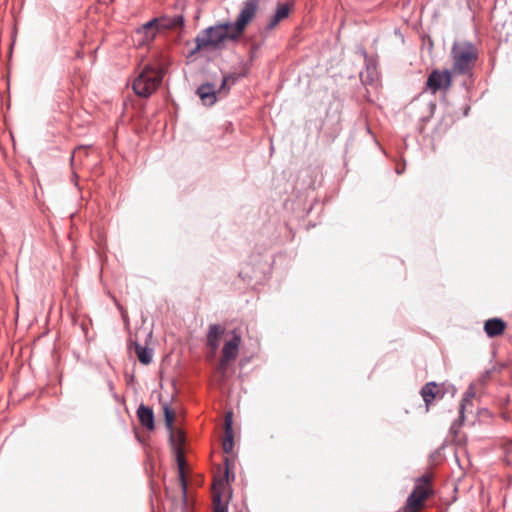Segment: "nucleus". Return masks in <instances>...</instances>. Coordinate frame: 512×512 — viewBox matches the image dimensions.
<instances>
[{
  "instance_id": "f257e3e1",
  "label": "nucleus",
  "mask_w": 512,
  "mask_h": 512,
  "mask_svg": "<svg viewBox=\"0 0 512 512\" xmlns=\"http://www.w3.org/2000/svg\"><path fill=\"white\" fill-rule=\"evenodd\" d=\"M164 424L168 431V443L170 452L176 462L178 470V482L183 500L186 498V458H185V434L182 429L184 411L181 404L173 402L162 407Z\"/></svg>"
},
{
  "instance_id": "f03ea898",
  "label": "nucleus",
  "mask_w": 512,
  "mask_h": 512,
  "mask_svg": "<svg viewBox=\"0 0 512 512\" xmlns=\"http://www.w3.org/2000/svg\"><path fill=\"white\" fill-rule=\"evenodd\" d=\"M451 59L454 74H470L478 60V49L471 42L456 41L451 49Z\"/></svg>"
},
{
  "instance_id": "7ed1b4c3",
  "label": "nucleus",
  "mask_w": 512,
  "mask_h": 512,
  "mask_svg": "<svg viewBox=\"0 0 512 512\" xmlns=\"http://www.w3.org/2000/svg\"><path fill=\"white\" fill-rule=\"evenodd\" d=\"M433 474L426 472L415 479V485L408 496L404 512H420L426 506V500L434 494L432 486Z\"/></svg>"
},
{
  "instance_id": "20e7f679",
  "label": "nucleus",
  "mask_w": 512,
  "mask_h": 512,
  "mask_svg": "<svg viewBox=\"0 0 512 512\" xmlns=\"http://www.w3.org/2000/svg\"><path fill=\"white\" fill-rule=\"evenodd\" d=\"M232 24L224 23L209 27L199 33L195 39V51L205 48H218L227 39H235L232 36Z\"/></svg>"
},
{
  "instance_id": "39448f33",
  "label": "nucleus",
  "mask_w": 512,
  "mask_h": 512,
  "mask_svg": "<svg viewBox=\"0 0 512 512\" xmlns=\"http://www.w3.org/2000/svg\"><path fill=\"white\" fill-rule=\"evenodd\" d=\"M160 85V71L155 68H147L134 80L133 90L141 97H148L155 92Z\"/></svg>"
},
{
  "instance_id": "423d86ee",
  "label": "nucleus",
  "mask_w": 512,
  "mask_h": 512,
  "mask_svg": "<svg viewBox=\"0 0 512 512\" xmlns=\"http://www.w3.org/2000/svg\"><path fill=\"white\" fill-rule=\"evenodd\" d=\"M259 0H248L244 3V6L237 18V21L232 25V37L238 38L245 30L246 26L255 17L258 10Z\"/></svg>"
},
{
  "instance_id": "0eeeda50",
  "label": "nucleus",
  "mask_w": 512,
  "mask_h": 512,
  "mask_svg": "<svg viewBox=\"0 0 512 512\" xmlns=\"http://www.w3.org/2000/svg\"><path fill=\"white\" fill-rule=\"evenodd\" d=\"M452 71L449 70H433L427 79V89L435 94L439 90H448L452 84Z\"/></svg>"
},
{
  "instance_id": "6e6552de",
  "label": "nucleus",
  "mask_w": 512,
  "mask_h": 512,
  "mask_svg": "<svg viewBox=\"0 0 512 512\" xmlns=\"http://www.w3.org/2000/svg\"><path fill=\"white\" fill-rule=\"evenodd\" d=\"M240 342V335L234 333L233 338L225 343L222 350V357L218 366V370L222 375L225 374L228 363L237 357Z\"/></svg>"
},
{
  "instance_id": "1a4fd4ad",
  "label": "nucleus",
  "mask_w": 512,
  "mask_h": 512,
  "mask_svg": "<svg viewBox=\"0 0 512 512\" xmlns=\"http://www.w3.org/2000/svg\"><path fill=\"white\" fill-rule=\"evenodd\" d=\"M294 7V0L277 3L275 12L268 20L266 29L274 30L282 21L286 20L290 16L294 11Z\"/></svg>"
},
{
  "instance_id": "9d476101",
  "label": "nucleus",
  "mask_w": 512,
  "mask_h": 512,
  "mask_svg": "<svg viewBox=\"0 0 512 512\" xmlns=\"http://www.w3.org/2000/svg\"><path fill=\"white\" fill-rule=\"evenodd\" d=\"M160 29L158 17L148 21L135 32V37L140 45L149 44L155 38Z\"/></svg>"
},
{
  "instance_id": "9b49d317",
  "label": "nucleus",
  "mask_w": 512,
  "mask_h": 512,
  "mask_svg": "<svg viewBox=\"0 0 512 512\" xmlns=\"http://www.w3.org/2000/svg\"><path fill=\"white\" fill-rule=\"evenodd\" d=\"M476 397V388L475 386L473 385H470L469 388L467 389L461 403H460V408H459V413H460V416H459V423L458 424H453L452 427H451V430L454 431V433H456V427L459 428L464 420V413L466 411H471V408L473 407V403H472V400Z\"/></svg>"
},
{
  "instance_id": "f8f14e48",
  "label": "nucleus",
  "mask_w": 512,
  "mask_h": 512,
  "mask_svg": "<svg viewBox=\"0 0 512 512\" xmlns=\"http://www.w3.org/2000/svg\"><path fill=\"white\" fill-rule=\"evenodd\" d=\"M234 447V435L232 429V413H227L224 423V438L222 441V449L224 453L229 454Z\"/></svg>"
},
{
  "instance_id": "ddd939ff",
  "label": "nucleus",
  "mask_w": 512,
  "mask_h": 512,
  "mask_svg": "<svg viewBox=\"0 0 512 512\" xmlns=\"http://www.w3.org/2000/svg\"><path fill=\"white\" fill-rule=\"evenodd\" d=\"M505 329L506 323L499 318H491L484 323V331L491 338L502 335Z\"/></svg>"
},
{
  "instance_id": "4468645a",
  "label": "nucleus",
  "mask_w": 512,
  "mask_h": 512,
  "mask_svg": "<svg viewBox=\"0 0 512 512\" xmlns=\"http://www.w3.org/2000/svg\"><path fill=\"white\" fill-rule=\"evenodd\" d=\"M137 416H138L140 424L144 428H146L147 430L154 429V427H155L154 413L150 407L145 406L144 404H141L137 409Z\"/></svg>"
},
{
  "instance_id": "2eb2a0df",
  "label": "nucleus",
  "mask_w": 512,
  "mask_h": 512,
  "mask_svg": "<svg viewBox=\"0 0 512 512\" xmlns=\"http://www.w3.org/2000/svg\"><path fill=\"white\" fill-rule=\"evenodd\" d=\"M440 393L438 385L435 382L425 384L421 389V396L425 402L426 411L429 410L430 404Z\"/></svg>"
},
{
  "instance_id": "dca6fc26",
  "label": "nucleus",
  "mask_w": 512,
  "mask_h": 512,
  "mask_svg": "<svg viewBox=\"0 0 512 512\" xmlns=\"http://www.w3.org/2000/svg\"><path fill=\"white\" fill-rule=\"evenodd\" d=\"M197 95L205 105H213L216 101V92L213 85L203 84L197 89Z\"/></svg>"
},
{
  "instance_id": "f3484780",
  "label": "nucleus",
  "mask_w": 512,
  "mask_h": 512,
  "mask_svg": "<svg viewBox=\"0 0 512 512\" xmlns=\"http://www.w3.org/2000/svg\"><path fill=\"white\" fill-rule=\"evenodd\" d=\"M129 349L130 351H134L138 360L142 363V364H149L151 361H152V351L149 350L148 348L146 347H143L141 346L140 344L138 343H130L129 345Z\"/></svg>"
},
{
  "instance_id": "a211bd4d",
  "label": "nucleus",
  "mask_w": 512,
  "mask_h": 512,
  "mask_svg": "<svg viewBox=\"0 0 512 512\" xmlns=\"http://www.w3.org/2000/svg\"><path fill=\"white\" fill-rule=\"evenodd\" d=\"M223 333L224 329L219 325H211L209 327L207 343L213 350L217 349L219 338Z\"/></svg>"
},
{
  "instance_id": "6ab92c4d",
  "label": "nucleus",
  "mask_w": 512,
  "mask_h": 512,
  "mask_svg": "<svg viewBox=\"0 0 512 512\" xmlns=\"http://www.w3.org/2000/svg\"><path fill=\"white\" fill-rule=\"evenodd\" d=\"M162 30L163 29H169V30H178L182 29L183 27V16L178 15L173 18H167L165 16H162V24H161Z\"/></svg>"
},
{
  "instance_id": "aec40b11",
  "label": "nucleus",
  "mask_w": 512,
  "mask_h": 512,
  "mask_svg": "<svg viewBox=\"0 0 512 512\" xmlns=\"http://www.w3.org/2000/svg\"><path fill=\"white\" fill-rule=\"evenodd\" d=\"M225 463H226L225 475H224V478H225V479H219L218 481H215V482H214V484H213V489H214V490H216V489H217V486H218V485H219L220 487H223V486H224V483L229 481V476H230V463H229L228 458H226V459H225Z\"/></svg>"
},
{
  "instance_id": "412c9836",
  "label": "nucleus",
  "mask_w": 512,
  "mask_h": 512,
  "mask_svg": "<svg viewBox=\"0 0 512 512\" xmlns=\"http://www.w3.org/2000/svg\"><path fill=\"white\" fill-rule=\"evenodd\" d=\"M214 512H225V507L220 502V496L214 494L213 498Z\"/></svg>"
},
{
  "instance_id": "4be33fe9",
  "label": "nucleus",
  "mask_w": 512,
  "mask_h": 512,
  "mask_svg": "<svg viewBox=\"0 0 512 512\" xmlns=\"http://www.w3.org/2000/svg\"><path fill=\"white\" fill-rule=\"evenodd\" d=\"M229 81H231L232 83H234V82H235V78H234L233 76H231V75H230V76H227V77H224L223 82H222V85H221V88H220V90H219V93H220L222 90H226V85H227V83H228Z\"/></svg>"
},
{
  "instance_id": "5701e85b",
  "label": "nucleus",
  "mask_w": 512,
  "mask_h": 512,
  "mask_svg": "<svg viewBox=\"0 0 512 512\" xmlns=\"http://www.w3.org/2000/svg\"><path fill=\"white\" fill-rule=\"evenodd\" d=\"M150 485H151L152 492H153L156 500L158 501V495H157V493L155 491V482H154V480H151Z\"/></svg>"
},
{
  "instance_id": "b1692460",
  "label": "nucleus",
  "mask_w": 512,
  "mask_h": 512,
  "mask_svg": "<svg viewBox=\"0 0 512 512\" xmlns=\"http://www.w3.org/2000/svg\"><path fill=\"white\" fill-rule=\"evenodd\" d=\"M153 469H154L153 464H151V463H148V462H147V463H146V466H145V470H146V472H147V473H149V472H150V471H152Z\"/></svg>"
},
{
  "instance_id": "393cba45",
  "label": "nucleus",
  "mask_w": 512,
  "mask_h": 512,
  "mask_svg": "<svg viewBox=\"0 0 512 512\" xmlns=\"http://www.w3.org/2000/svg\"><path fill=\"white\" fill-rule=\"evenodd\" d=\"M152 510H153V512H155V506H154L153 502H152Z\"/></svg>"
}]
</instances>
